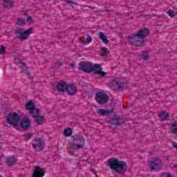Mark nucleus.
<instances>
[{
	"mask_svg": "<svg viewBox=\"0 0 177 177\" xmlns=\"http://www.w3.org/2000/svg\"><path fill=\"white\" fill-rule=\"evenodd\" d=\"M150 34V30L148 28H142L136 35H130L127 37V41L130 45H133L136 47L145 46V38Z\"/></svg>",
	"mask_w": 177,
	"mask_h": 177,
	"instance_id": "obj_1",
	"label": "nucleus"
},
{
	"mask_svg": "<svg viewBox=\"0 0 177 177\" xmlns=\"http://www.w3.org/2000/svg\"><path fill=\"white\" fill-rule=\"evenodd\" d=\"M107 165L110 169L120 175L125 174L128 169V164L125 161L119 160L115 158H109L107 161Z\"/></svg>",
	"mask_w": 177,
	"mask_h": 177,
	"instance_id": "obj_2",
	"label": "nucleus"
},
{
	"mask_svg": "<svg viewBox=\"0 0 177 177\" xmlns=\"http://www.w3.org/2000/svg\"><path fill=\"white\" fill-rule=\"evenodd\" d=\"M73 142L71 143V147L74 150H80V149H84L85 146V138L84 136L76 134L72 137Z\"/></svg>",
	"mask_w": 177,
	"mask_h": 177,
	"instance_id": "obj_3",
	"label": "nucleus"
},
{
	"mask_svg": "<svg viewBox=\"0 0 177 177\" xmlns=\"http://www.w3.org/2000/svg\"><path fill=\"white\" fill-rule=\"evenodd\" d=\"M7 124L12 125V127H17L19 125V121H20V115L15 112L8 113L6 116Z\"/></svg>",
	"mask_w": 177,
	"mask_h": 177,
	"instance_id": "obj_4",
	"label": "nucleus"
},
{
	"mask_svg": "<svg viewBox=\"0 0 177 177\" xmlns=\"http://www.w3.org/2000/svg\"><path fill=\"white\" fill-rule=\"evenodd\" d=\"M33 28H30L23 32V28H18L15 30V35L20 39V41H25L27 39L28 37H30V34H32Z\"/></svg>",
	"mask_w": 177,
	"mask_h": 177,
	"instance_id": "obj_5",
	"label": "nucleus"
},
{
	"mask_svg": "<svg viewBox=\"0 0 177 177\" xmlns=\"http://www.w3.org/2000/svg\"><path fill=\"white\" fill-rule=\"evenodd\" d=\"M80 71H83L84 73H93L94 74H100L101 77H104L107 75V73L102 71V67H79Z\"/></svg>",
	"mask_w": 177,
	"mask_h": 177,
	"instance_id": "obj_6",
	"label": "nucleus"
},
{
	"mask_svg": "<svg viewBox=\"0 0 177 177\" xmlns=\"http://www.w3.org/2000/svg\"><path fill=\"white\" fill-rule=\"evenodd\" d=\"M95 99L98 104H106L109 102V95L103 92L98 91L95 94Z\"/></svg>",
	"mask_w": 177,
	"mask_h": 177,
	"instance_id": "obj_7",
	"label": "nucleus"
},
{
	"mask_svg": "<svg viewBox=\"0 0 177 177\" xmlns=\"http://www.w3.org/2000/svg\"><path fill=\"white\" fill-rule=\"evenodd\" d=\"M151 171H160L162 169V161L158 158H155L150 162Z\"/></svg>",
	"mask_w": 177,
	"mask_h": 177,
	"instance_id": "obj_8",
	"label": "nucleus"
},
{
	"mask_svg": "<svg viewBox=\"0 0 177 177\" xmlns=\"http://www.w3.org/2000/svg\"><path fill=\"white\" fill-rule=\"evenodd\" d=\"M32 146L35 151H41V150H44L45 142L42 139H39V138L34 139L33 141L32 142Z\"/></svg>",
	"mask_w": 177,
	"mask_h": 177,
	"instance_id": "obj_9",
	"label": "nucleus"
},
{
	"mask_svg": "<svg viewBox=\"0 0 177 177\" xmlns=\"http://www.w3.org/2000/svg\"><path fill=\"white\" fill-rule=\"evenodd\" d=\"M109 86L113 91H118V89H121L124 86L121 82H120V80L116 79L112 80L111 82L109 84Z\"/></svg>",
	"mask_w": 177,
	"mask_h": 177,
	"instance_id": "obj_10",
	"label": "nucleus"
},
{
	"mask_svg": "<svg viewBox=\"0 0 177 177\" xmlns=\"http://www.w3.org/2000/svg\"><path fill=\"white\" fill-rule=\"evenodd\" d=\"M45 176V171L39 166H36L32 177H44Z\"/></svg>",
	"mask_w": 177,
	"mask_h": 177,
	"instance_id": "obj_11",
	"label": "nucleus"
},
{
	"mask_svg": "<svg viewBox=\"0 0 177 177\" xmlns=\"http://www.w3.org/2000/svg\"><path fill=\"white\" fill-rule=\"evenodd\" d=\"M20 125L22 129H29L31 126V122H30V119L24 118L21 120Z\"/></svg>",
	"mask_w": 177,
	"mask_h": 177,
	"instance_id": "obj_12",
	"label": "nucleus"
},
{
	"mask_svg": "<svg viewBox=\"0 0 177 177\" xmlns=\"http://www.w3.org/2000/svg\"><path fill=\"white\" fill-rule=\"evenodd\" d=\"M68 84L66 83V82L61 81L57 83V88L59 92H64V91H67V86Z\"/></svg>",
	"mask_w": 177,
	"mask_h": 177,
	"instance_id": "obj_13",
	"label": "nucleus"
},
{
	"mask_svg": "<svg viewBox=\"0 0 177 177\" xmlns=\"http://www.w3.org/2000/svg\"><path fill=\"white\" fill-rule=\"evenodd\" d=\"M17 162V159L15 156H8L6 158V164L8 167H13Z\"/></svg>",
	"mask_w": 177,
	"mask_h": 177,
	"instance_id": "obj_14",
	"label": "nucleus"
},
{
	"mask_svg": "<svg viewBox=\"0 0 177 177\" xmlns=\"http://www.w3.org/2000/svg\"><path fill=\"white\" fill-rule=\"evenodd\" d=\"M111 124L119 126L121 125V124H124V120L120 116H115L111 119Z\"/></svg>",
	"mask_w": 177,
	"mask_h": 177,
	"instance_id": "obj_15",
	"label": "nucleus"
},
{
	"mask_svg": "<svg viewBox=\"0 0 177 177\" xmlns=\"http://www.w3.org/2000/svg\"><path fill=\"white\" fill-rule=\"evenodd\" d=\"M66 92L71 95H75V93H77V86L73 84L68 85L66 87Z\"/></svg>",
	"mask_w": 177,
	"mask_h": 177,
	"instance_id": "obj_16",
	"label": "nucleus"
},
{
	"mask_svg": "<svg viewBox=\"0 0 177 177\" xmlns=\"http://www.w3.org/2000/svg\"><path fill=\"white\" fill-rule=\"evenodd\" d=\"M113 113V110L99 109L97 110V113L100 115L104 117L106 115H110Z\"/></svg>",
	"mask_w": 177,
	"mask_h": 177,
	"instance_id": "obj_17",
	"label": "nucleus"
},
{
	"mask_svg": "<svg viewBox=\"0 0 177 177\" xmlns=\"http://www.w3.org/2000/svg\"><path fill=\"white\" fill-rule=\"evenodd\" d=\"M80 67H102V64H95L92 65V62H82L79 64Z\"/></svg>",
	"mask_w": 177,
	"mask_h": 177,
	"instance_id": "obj_18",
	"label": "nucleus"
},
{
	"mask_svg": "<svg viewBox=\"0 0 177 177\" xmlns=\"http://www.w3.org/2000/svg\"><path fill=\"white\" fill-rule=\"evenodd\" d=\"M99 38L102 39V42L105 44H109V37L103 32H99Z\"/></svg>",
	"mask_w": 177,
	"mask_h": 177,
	"instance_id": "obj_19",
	"label": "nucleus"
},
{
	"mask_svg": "<svg viewBox=\"0 0 177 177\" xmlns=\"http://www.w3.org/2000/svg\"><path fill=\"white\" fill-rule=\"evenodd\" d=\"M13 3H15L13 0H3L2 6L4 8H13Z\"/></svg>",
	"mask_w": 177,
	"mask_h": 177,
	"instance_id": "obj_20",
	"label": "nucleus"
},
{
	"mask_svg": "<svg viewBox=\"0 0 177 177\" xmlns=\"http://www.w3.org/2000/svg\"><path fill=\"white\" fill-rule=\"evenodd\" d=\"M35 121L37 125H42L45 122V118L44 116L38 115L35 118Z\"/></svg>",
	"mask_w": 177,
	"mask_h": 177,
	"instance_id": "obj_21",
	"label": "nucleus"
},
{
	"mask_svg": "<svg viewBox=\"0 0 177 177\" xmlns=\"http://www.w3.org/2000/svg\"><path fill=\"white\" fill-rule=\"evenodd\" d=\"M169 117V114H168V112L162 111L159 114V118H160V120H162V121H165V120H168Z\"/></svg>",
	"mask_w": 177,
	"mask_h": 177,
	"instance_id": "obj_22",
	"label": "nucleus"
},
{
	"mask_svg": "<svg viewBox=\"0 0 177 177\" xmlns=\"http://www.w3.org/2000/svg\"><path fill=\"white\" fill-rule=\"evenodd\" d=\"M15 24L23 27V26H26V24H27V22H26V19L24 18H18Z\"/></svg>",
	"mask_w": 177,
	"mask_h": 177,
	"instance_id": "obj_23",
	"label": "nucleus"
},
{
	"mask_svg": "<svg viewBox=\"0 0 177 177\" xmlns=\"http://www.w3.org/2000/svg\"><path fill=\"white\" fill-rule=\"evenodd\" d=\"M102 57H107L109 56V49L106 47H102L101 48V52L100 53Z\"/></svg>",
	"mask_w": 177,
	"mask_h": 177,
	"instance_id": "obj_24",
	"label": "nucleus"
},
{
	"mask_svg": "<svg viewBox=\"0 0 177 177\" xmlns=\"http://www.w3.org/2000/svg\"><path fill=\"white\" fill-rule=\"evenodd\" d=\"M29 113L33 118H35L39 115V109L35 108V110L29 111Z\"/></svg>",
	"mask_w": 177,
	"mask_h": 177,
	"instance_id": "obj_25",
	"label": "nucleus"
},
{
	"mask_svg": "<svg viewBox=\"0 0 177 177\" xmlns=\"http://www.w3.org/2000/svg\"><path fill=\"white\" fill-rule=\"evenodd\" d=\"M26 107L27 110L31 111V110H35V104L32 101H30L26 104Z\"/></svg>",
	"mask_w": 177,
	"mask_h": 177,
	"instance_id": "obj_26",
	"label": "nucleus"
},
{
	"mask_svg": "<svg viewBox=\"0 0 177 177\" xmlns=\"http://www.w3.org/2000/svg\"><path fill=\"white\" fill-rule=\"evenodd\" d=\"M15 63L17 64H21L22 67H27V64H26V62H24V59H20L19 57L15 58Z\"/></svg>",
	"mask_w": 177,
	"mask_h": 177,
	"instance_id": "obj_27",
	"label": "nucleus"
},
{
	"mask_svg": "<svg viewBox=\"0 0 177 177\" xmlns=\"http://www.w3.org/2000/svg\"><path fill=\"white\" fill-rule=\"evenodd\" d=\"M23 71H24V73H25V74L28 75L29 80H32L34 78V76L31 75L30 71H28V67H24Z\"/></svg>",
	"mask_w": 177,
	"mask_h": 177,
	"instance_id": "obj_28",
	"label": "nucleus"
},
{
	"mask_svg": "<svg viewBox=\"0 0 177 177\" xmlns=\"http://www.w3.org/2000/svg\"><path fill=\"white\" fill-rule=\"evenodd\" d=\"M141 56H142V60H145V61L149 60V52L143 51L142 53V55Z\"/></svg>",
	"mask_w": 177,
	"mask_h": 177,
	"instance_id": "obj_29",
	"label": "nucleus"
},
{
	"mask_svg": "<svg viewBox=\"0 0 177 177\" xmlns=\"http://www.w3.org/2000/svg\"><path fill=\"white\" fill-rule=\"evenodd\" d=\"M64 135H65V136H71V135H73V130L71 129H64Z\"/></svg>",
	"mask_w": 177,
	"mask_h": 177,
	"instance_id": "obj_30",
	"label": "nucleus"
},
{
	"mask_svg": "<svg viewBox=\"0 0 177 177\" xmlns=\"http://www.w3.org/2000/svg\"><path fill=\"white\" fill-rule=\"evenodd\" d=\"M171 133L177 135V124L174 123L171 126Z\"/></svg>",
	"mask_w": 177,
	"mask_h": 177,
	"instance_id": "obj_31",
	"label": "nucleus"
},
{
	"mask_svg": "<svg viewBox=\"0 0 177 177\" xmlns=\"http://www.w3.org/2000/svg\"><path fill=\"white\" fill-rule=\"evenodd\" d=\"M168 15L170 17H175L176 16H177V12L172 11V10H169L168 11Z\"/></svg>",
	"mask_w": 177,
	"mask_h": 177,
	"instance_id": "obj_32",
	"label": "nucleus"
},
{
	"mask_svg": "<svg viewBox=\"0 0 177 177\" xmlns=\"http://www.w3.org/2000/svg\"><path fill=\"white\" fill-rule=\"evenodd\" d=\"M31 136H32V133H27L24 135V138H25V140H29L31 139Z\"/></svg>",
	"mask_w": 177,
	"mask_h": 177,
	"instance_id": "obj_33",
	"label": "nucleus"
},
{
	"mask_svg": "<svg viewBox=\"0 0 177 177\" xmlns=\"http://www.w3.org/2000/svg\"><path fill=\"white\" fill-rule=\"evenodd\" d=\"M6 53V51L5 50V46H0V55H5Z\"/></svg>",
	"mask_w": 177,
	"mask_h": 177,
	"instance_id": "obj_34",
	"label": "nucleus"
},
{
	"mask_svg": "<svg viewBox=\"0 0 177 177\" xmlns=\"http://www.w3.org/2000/svg\"><path fill=\"white\" fill-rule=\"evenodd\" d=\"M55 66H56L57 67H62V66H63V62L57 61L55 63Z\"/></svg>",
	"mask_w": 177,
	"mask_h": 177,
	"instance_id": "obj_35",
	"label": "nucleus"
},
{
	"mask_svg": "<svg viewBox=\"0 0 177 177\" xmlns=\"http://www.w3.org/2000/svg\"><path fill=\"white\" fill-rule=\"evenodd\" d=\"M86 41L87 42V44H91V42H92V37H91V35H88Z\"/></svg>",
	"mask_w": 177,
	"mask_h": 177,
	"instance_id": "obj_36",
	"label": "nucleus"
},
{
	"mask_svg": "<svg viewBox=\"0 0 177 177\" xmlns=\"http://www.w3.org/2000/svg\"><path fill=\"white\" fill-rule=\"evenodd\" d=\"M162 177H172V174L170 173H163L162 174Z\"/></svg>",
	"mask_w": 177,
	"mask_h": 177,
	"instance_id": "obj_37",
	"label": "nucleus"
},
{
	"mask_svg": "<svg viewBox=\"0 0 177 177\" xmlns=\"http://www.w3.org/2000/svg\"><path fill=\"white\" fill-rule=\"evenodd\" d=\"M26 21L29 23H32L34 21V19H32V17H28V18L26 19Z\"/></svg>",
	"mask_w": 177,
	"mask_h": 177,
	"instance_id": "obj_38",
	"label": "nucleus"
},
{
	"mask_svg": "<svg viewBox=\"0 0 177 177\" xmlns=\"http://www.w3.org/2000/svg\"><path fill=\"white\" fill-rule=\"evenodd\" d=\"M80 41H81V42H82V44L83 45H86V44H87L86 41L82 40V38L80 39Z\"/></svg>",
	"mask_w": 177,
	"mask_h": 177,
	"instance_id": "obj_39",
	"label": "nucleus"
},
{
	"mask_svg": "<svg viewBox=\"0 0 177 177\" xmlns=\"http://www.w3.org/2000/svg\"><path fill=\"white\" fill-rule=\"evenodd\" d=\"M75 66V65L73 63L71 64V67H74Z\"/></svg>",
	"mask_w": 177,
	"mask_h": 177,
	"instance_id": "obj_40",
	"label": "nucleus"
},
{
	"mask_svg": "<svg viewBox=\"0 0 177 177\" xmlns=\"http://www.w3.org/2000/svg\"><path fill=\"white\" fill-rule=\"evenodd\" d=\"M1 147H2V145H0V149H1Z\"/></svg>",
	"mask_w": 177,
	"mask_h": 177,
	"instance_id": "obj_41",
	"label": "nucleus"
},
{
	"mask_svg": "<svg viewBox=\"0 0 177 177\" xmlns=\"http://www.w3.org/2000/svg\"><path fill=\"white\" fill-rule=\"evenodd\" d=\"M0 177H3L2 176H0Z\"/></svg>",
	"mask_w": 177,
	"mask_h": 177,
	"instance_id": "obj_42",
	"label": "nucleus"
}]
</instances>
